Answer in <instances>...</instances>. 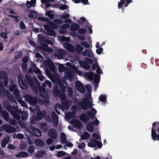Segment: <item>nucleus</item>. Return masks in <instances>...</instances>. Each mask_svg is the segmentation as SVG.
Wrapping results in <instances>:
<instances>
[{
	"mask_svg": "<svg viewBox=\"0 0 159 159\" xmlns=\"http://www.w3.org/2000/svg\"><path fill=\"white\" fill-rule=\"evenodd\" d=\"M67 67L63 65L60 64L59 66V71L60 72H64L65 77L66 79L72 80L75 76V74L81 75L82 71L79 70L75 66V63L71 62V63L67 62L65 64Z\"/></svg>",
	"mask_w": 159,
	"mask_h": 159,
	"instance_id": "obj_1",
	"label": "nucleus"
},
{
	"mask_svg": "<svg viewBox=\"0 0 159 159\" xmlns=\"http://www.w3.org/2000/svg\"><path fill=\"white\" fill-rule=\"evenodd\" d=\"M7 77L4 78V81L5 87H3L2 82L0 80V93H4L8 97L10 98V100L12 102H15L14 100H12V98H17L19 96L18 90L14 84H11V85L7 84Z\"/></svg>",
	"mask_w": 159,
	"mask_h": 159,
	"instance_id": "obj_2",
	"label": "nucleus"
},
{
	"mask_svg": "<svg viewBox=\"0 0 159 159\" xmlns=\"http://www.w3.org/2000/svg\"><path fill=\"white\" fill-rule=\"evenodd\" d=\"M44 65L45 67H46V72L48 77L54 83H57L63 91L64 92L66 88L67 87L66 83L64 81L59 82L58 78L56 77L55 78H54L53 77L50 71L48 69L47 67L50 69L52 72L54 73L55 72V70L54 66L52 61L50 60H48L44 61Z\"/></svg>",
	"mask_w": 159,
	"mask_h": 159,
	"instance_id": "obj_3",
	"label": "nucleus"
},
{
	"mask_svg": "<svg viewBox=\"0 0 159 159\" xmlns=\"http://www.w3.org/2000/svg\"><path fill=\"white\" fill-rule=\"evenodd\" d=\"M86 88L88 90V93L86 98L81 102H79L78 107L84 110H86L87 107L91 108L92 107V100L91 97V92L92 87L90 84H88L86 85Z\"/></svg>",
	"mask_w": 159,
	"mask_h": 159,
	"instance_id": "obj_4",
	"label": "nucleus"
},
{
	"mask_svg": "<svg viewBox=\"0 0 159 159\" xmlns=\"http://www.w3.org/2000/svg\"><path fill=\"white\" fill-rule=\"evenodd\" d=\"M97 113V111L94 108H92L91 111L88 112L86 114H82L80 117V119L84 122H86L89 119L93 120L94 119L93 124L95 125H99V120L95 117Z\"/></svg>",
	"mask_w": 159,
	"mask_h": 159,
	"instance_id": "obj_5",
	"label": "nucleus"
},
{
	"mask_svg": "<svg viewBox=\"0 0 159 159\" xmlns=\"http://www.w3.org/2000/svg\"><path fill=\"white\" fill-rule=\"evenodd\" d=\"M58 94L59 95V97L62 100L63 106L61 104H57L56 105L55 108L57 113L58 114H60V112L57 110L58 109H61L62 111H64L65 109H67L70 106L71 103V102L70 100L67 101L65 99V95L62 92H59Z\"/></svg>",
	"mask_w": 159,
	"mask_h": 159,
	"instance_id": "obj_6",
	"label": "nucleus"
},
{
	"mask_svg": "<svg viewBox=\"0 0 159 159\" xmlns=\"http://www.w3.org/2000/svg\"><path fill=\"white\" fill-rule=\"evenodd\" d=\"M152 139L154 141H159V123L154 122L152 124L151 129Z\"/></svg>",
	"mask_w": 159,
	"mask_h": 159,
	"instance_id": "obj_7",
	"label": "nucleus"
},
{
	"mask_svg": "<svg viewBox=\"0 0 159 159\" xmlns=\"http://www.w3.org/2000/svg\"><path fill=\"white\" fill-rule=\"evenodd\" d=\"M27 80H28L29 84L30 85L31 87H32L33 88H34V85H33V84H35L36 85H37V86H38V87L39 88V89L41 92L42 91L43 92H44V88L46 86L45 84H46L47 85H48L49 87H50L51 85L52 84L49 81H46L45 82L44 84H43V87L42 88H41L39 87L40 84L39 83L38 80L35 77H34L33 78V80H34V82L33 81H30L29 80H28V79H27Z\"/></svg>",
	"mask_w": 159,
	"mask_h": 159,
	"instance_id": "obj_8",
	"label": "nucleus"
},
{
	"mask_svg": "<svg viewBox=\"0 0 159 159\" xmlns=\"http://www.w3.org/2000/svg\"><path fill=\"white\" fill-rule=\"evenodd\" d=\"M86 75L90 80H94V86L96 89L98 87V84L100 81V76L96 74H94L92 72L87 73Z\"/></svg>",
	"mask_w": 159,
	"mask_h": 159,
	"instance_id": "obj_9",
	"label": "nucleus"
},
{
	"mask_svg": "<svg viewBox=\"0 0 159 159\" xmlns=\"http://www.w3.org/2000/svg\"><path fill=\"white\" fill-rule=\"evenodd\" d=\"M45 29L48 31V34L50 35L54 36L55 34L54 31L52 29H56L57 25L52 22H50L48 25H45Z\"/></svg>",
	"mask_w": 159,
	"mask_h": 159,
	"instance_id": "obj_10",
	"label": "nucleus"
},
{
	"mask_svg": "<svg viewBox=\"0 0 159 159\" xmlns=\"http://www.w3.org/2000/svg\"><path fill=\"white\" fill-rule=\"evenodd\" d=\"M79 63L80 66L85 69L88 70L90 68V66L88 64H91L93 63V61L89 58H86L85 59L84 61H79Z\"/></svg>",
	"mask_w": 159,
	"mask_h": 159,
	"instance_id": "obj_11",
	"label": "nucleus"
},
{
	"mask_svg": "<svg viewBox=\"0 0 159 159\" xmlns=\"http://www.w3.org/2000/svg\"><path fill=\"white\" fill-rule=\"evenodd\" d=\"M6 108L8 111H10L15 118L18 119L20 118V116L19 114H20V112L16 106L14 108H12L9 106L8 107H6Z\"/></svg>",
	"mask_w": 159,
	"mask_h": 159,
	"instance_id": "obj_12",
	"label": "nucleus"
},
{
	"mask_svg": "<svg viewBox=\"0 0 159 159\" xmlns=\"http://www.w3.org/2000/svg\"><path fill=\"white\" fill-rule=\"evenodd\" d=\"M88 146L91 148H95L97 146L101 148L102 147V144L101 142L94 139H92L87 144Z\"/></svg>",
	"mask_w": 159,
	"mask_h": 159,
	"instance_id": "obj_13",
	"label": "nucleus"
},
{
	"mask_svg": "<svg viewBox=\"0 0 159 159\" xmlns=\"http://www.w3.org/2000/svg\"><path fill=\"white\" fill-rule=\"evenodd\" d=\"M36 74H38V78L41 81H43V77L40 74V72L39 69L37 68L35 66V65L34 64L32 67L29 69V71L30 73H31L33 72V70Z\"/></svg>",
	"mask_w": 159,
	"mask_h": 159,
	"instance_id": "obj_14",
	"label": "nucleus"
},
{
	"mask_svg": "<svg viewBox=\"0 0 159 159\" xmlns=\"http://www.w3.org/2000/svg\"><path fill=\"white\" fill-rule=\"evenodd\" d=\"M61 142L63 143H67L66 135L63 133H61ZM73 146V144L71 143H67L65 145L64 148L65 149H67L68 147H71Z\"/></svg>",
	"mask_w": 159,
	"mask_h": 159,
	"instance_id": "obj_15",
	"label": "nucleus"
},
{
	"mask_svg": "<svg viewBox=\"0 0 159 159\" xmlns=\"http://www.w3.org/2000/svg\"><path fill=\"white\" fill-rule=\"evenodd\" d=\"M80 28V26L77 24L75 23H72L71 25L70 29L71 30L70 32V34L74 36H76L77 34L75 31H76Z\"/></svg>",
	"mask_w": 159,
	"mask_h": 159,
	"instance_id": "obj_16",
	"label": "nucleus"
},
{
	"mask_svg": "<svg viewBox=\"0 0 159 159\" xmlns=\"http://www.w3.org/2000/svg\"><path fill=\"white\" fill-rule=\"evenodd\" d=\"M76 109V107L75 106H74L72 107V110L74 112H67L66 113L65 116V118L68 121L71 117H74L75 114V111Z\"/></svg>",
	"mask_w": 159,
	"mask_h": 159,
	"instance_id": "obj_17",
	"label": "nucleus"
},
{
	"mask_svg": "<svg viewBox=\"0 0 159 159\" xmlns=\"http://www.w3.org/2000/svg\"><path fill=\"white\" fill-rule=\"evenodd\" d=\"M132 2V0H120L118 3V8H121L123 7H127Z\"/></svg>",
	"mask_w": 159,
	"mask_h": 159,
	"instance_id": "obj_18",
	"label": "nucleus"
},
{
	"mask_svg": "<svg viewBox=\"0 0 159 159\" xmlns=\"http://www.w3.org/2000/svg\"><path fill=\"white\" fill-rule=\"evenodd\" d=\"M45 115L46 116V113L44 111L43 112V113H42L40 111H38L35 119H34L33 118H31L30 121V123L33 124L34 123H35L34 120H40L42 116Z\"/></svg>",
	"mask_w": 159,
	"mask_h": 159,
	"instance_id": "obj_19",
	"label": "nucleus"
},
{
	"mask_svg": "<svg viewBox=\"0 0 159 159\" xmlns=\"http://www.w3.org/2000/svg\"><path fill=\"white\" fill-rule=\"evenodd\" d=\"M70 123L72 124L74 127L77 129L81 128L82 125V123L79 120L74 119L70 122Z\"/></svg>",
	"mask_w": 159,
	"mask_h": 159,
	"instance_id": "obj_20",
	"label": "nucleus"
},
{
	"mask_svg": "<svg viewBox=\"0 0 159 159\" xmlns=\"http://www.w3.org/2000/svg\"><path fill=\"white\" fill-rule=\"evenodd\" d=\"M70 17V15L68 13L61 14L60 16V17L61 19H66L65 20V22L67 23H70L72 22L71 20L68 19Z\"/></svg>",
	"mask_w": 159,
	"mask_h": 159,
	"instance_id": "obj_21",
	"label": "nucleus"
},
{
	"mask_svg": "<svg viewBox=\"0 0 159 159\" xmlns=\"http://www.w3.org/2000/svg\"><path fill=\"white\" fill-rule=\"evenodd\" d=\"M25 97L29 102L32 105H34L37 102V100L35 98L32 97L29 95L26 94Z\"/></svg>",
	"mask_w": 159,
	"mask_h": 159,
	"instance_id": "obj_22",
	"label": "nucleus"
},
{
	"mask_svg": "<svg viewBox=\"0 0 159 159\" xmlns=\"http://www.w3.org/2000/svg\"><path fill=\"white\" fill-rule=\"evenodd\" d=\"M75 87L80 93H83L85 90L84 86L79 81H77L75 83Z\"/></svg>",
	"mask_w": 159,
	"mask_h": 159,
	"instance_id": "obj_23",
	"label": "nucleus"
},
{
	"mask_svg": "<svg viewBox=\"0 0 159 159\" xmlns=\"http://www.w3.org/2000/svg\"><path fill=\"white\" fill-rule=\"evenodd\" d=\"M65 53L64 50L61 49H58L56 50V53L54 55L58 59H61L63 58V56Z\"/></svg>",
	"mask_w": 159,
	"mask_h": 159,
	"instance_id": "obj_24",
	"label": "nucleus"
},
{
	"mask_svg": "<svg viewBox=\"0 0 159 159\" xmlns=\"http://www.w3.org/2000/svg\"><path fill=\"white\" fill-rule=\"evenodd\" d=\"M22 76L19 75L18 76V82L21 87L23 89H26L27 88V84H25L23 80Z\"/></svg>",
	"mask_w": 159,
	"mask_h": 159,
	"instance_id": "obj_25",
	"label": "nucleus"
},
{
	"mask_svg": "<svg viewBox=\"0 0 159 159\" xmlns=\"http://www.w3.org/2000/svg\"><path fill=\"white\" fill-rule=\"evenodd\" d=\"M83 56L92 57L93 56V54L92 50L91 49H86L82 52Z\"/></svg>",
	"mask_w": 159,
	"mask_h": 159,
	"instance_id": "obj_26",
	"label": "nucleus"
},
{
	"mask_svg": "<svg viewBox=\"0 0 159 159\" xmlns=\"http://www.w3.org/2000/svg\"><path fill=\"white\" fill-rule=\"evenodd\" d=\"M2 128L3 129L6 130L7 132H13L15 131V129L12 126L9 125H3Z\"/></svg>",
	"mask_w": 159,
	"mask_h": 159,
	"instance_id": "obj_27",
	"label": "nucleus"
},
{
	"mask_svg": "<svg viewBox=\"0 0 159 159\" xmlns=\"http://www.w3.org/2000/svg\"><path fill=\"white\" fill-rule=\"evenodd\" d=\"M70 27V25L68 24H64L60 27L59 31L60 33L61 34L65 33L66 32V29L69 28Z\"/></svg>",
	"mask_w": 159,
	"mask_h": 159,
	"instance_id": "obj_28",
	"label": "nucleus"
},
{
	"mask_svg": "<svg viewBox=\"0 0 159 159\" xmlns=\"http://www.w3.org/2000/svg\"><path fill=\"white\" fill-rule=\"evenodd\" d=\"M48 135L53 139L56 138L57 134L56 130L54 129H50L48 132Z\"/></svg>",
	"mask_w": 159,
	"mask_h": 159,
	"instance_id": "obj_29",
	"label": "nucleus"
},
{
	"mask_svg": "<svg viewBox=\"0 0 159 159\" xmlns=\"http://www.w3.org/2000/svg\"><path fill=\"white\" fill-rule=\"evenodd\" d=\"M64 46L66 49L70 52H73L75 51L74 47L71 44L67 43H64Z\"/></svg>",
	"mask_w": 159,
	"mask_h": 159,
	"instance_id": "obj_30",
	"label": "nucleus"
},
{
	"mask_svg": "<svg viewBox=\"0 0 159 159\" xmlns=\"http://www.w3.org/2000/svg\"><path fill=\"white\" fill-rule=\"evenodd\" d=\"M94 128L93 124L92 122H89L87 125V129L89 132L94 131Z\"/></svg>",
	"mask_w": 159,
	"mask_h": 159,
	"instance_id": "obj_31",
	"label": "nucleus"
},
{
	"mask_svg": "<svg viewBox=\"0 0 159 159\" xmlns=\"http://www.w3.org/2000/svg\"><path fill=\"white\" fill-rule=\"evenodd\" d=\"M92 68L94 70H96V72L99 75L101 74L102 73V71L101 70L97 64H94Z\"/></svg>",
	"mask_w": 159,
	"mask_h": 159,
	"instance_id": "obj_32",
	"label": "nucleus"
},
{
	"mask_svg": "<svg viewBox=\"0 0 159 159\" xmlns=\"http://www.w3.org/2000/svg\"><path fill=\"white\" fill-rule=\"evenodd\" d=\"M31 128L33 131L32 132L36 136L39 137L41 136V132L40 130L33 127H32Z\"/></svg>",
	"mask_w": 159,
	"mask_h": 159,
	"instance_id": "obj_33",
	"label": "nucleus"
},
{
	"mask_svg": "<svg viewBox=\"0 0 159 159\" xmlns=\"http://www.w3.org/2000/svg\"><path fill=\"white\" fill-rule=\"evenodd\" d=\"M36 2V0H31V1H27L26 3V6L27 7L30 8L34 5Z\"/></svg>",
	"mask_w": 159,
	"mask_h": 159,
	"instance_id": "obj_34",
	"label": "nucleus"
},
{
	"mask_svg": "<svg viewBox=\"0 0 159 159\" xmlns=\"http://www.w3.org/2000/svg\"><path fill=\"white\" fill-rule=\"evenodd\" d=\"M28 60V58L27 57H24L22 59L23 63H22V68L23 69L25 70L27 68V65L26 63Z\"/></svg>",
	"mask_w": 159,
	"mask_h": 159,
	"instance_id": "obj_35",
	"label": "nucleus"
},
{
	"mask_svg": "<svg viewBox=\"0 0 159 159\" xmlns=\"http://www.w3.org/2000/svg\"><path fill=\"white\" fill-rule=\"evenodd\" d=\"M52 120L55 124H57L58 122V117L57 116L56 113L54 112H52Z\"/></svg>",
	"mask_w": 159,
	"mask_h": 159,
	"instance_id": "obj_36",
	"label": "nucleus"
},
{
	"mask_svg": "<svg viewBox=\"0 0 159 159\" xmlns=\"http://www.w3.org/2000/svg\"><path fill=\"white\" fill-rule=\"evenodd\" d=\"M9 140V136H6L4 138V140L2 142L1 145L2 147H4L6 144L8 143Z\"/></svg>",
	"mask_w": 159,
	"mask_h": 159,
	"instance_id": "obj_37",
	"label": "nucleus"
},
{
	"mask_svg": "<svg viewBox=\"0 0 159 159\" xmlns=\"http://www.w3.org/2000/svg\"><path fill=\"white\" fill-rule=\"evenodd\" d=\"M54 12L52 11H46L45 12V15L47 16L51 19H53L54 17Z\"/></svg>",
	"mask_w": 159,
	"mask_h": 159,
	"instance_id": "obj_38",
	"label": "nucleus"
},
{
	"mask_svg": "<svg viewBox=\"0 0 159 159\" xmlns=\"http://www.w3.org/2000/svg\"><path fill=\"white\" fill-rule=\"evenodd\" d=\"M54 6L56 8H58L62 10H64L68 8V6L66 5H60L58 4L57 5H55Z\"/></svg>",
	"mask_w": 159,
	"mask_h": 159,
	"instance_id": "obj_39",
	"label": "nucleus"
},
{
	"mask_svg": "<svg viewBox=\"0 0 159 159\" xmlns=\"http://www.w3.org/2000/svg\"><path fill=\"white\" fill-rule=\"evenodd\" d=\"M83 50V48L80 44H77L75 47V50L78 53H80Z\"/></svg>",
	"mask_w": 159,
	"mask_h": 159,
	"instance_id": "obj_40",
	"label": "nucleus"
},
{
	"mask_svg": "<svg viewBox=\"0 0 159 159\" xmlns=\"http://www.w3.org/2000/svg\"><path fill=\"white\" fill-rule=\"evenodd\" d=\"M89 134L87 132H85L81 136V139L83 140H86L89 138Z\"/></svg>",
	"mask_w": 159,
	"mask_h": 159,
	"instance_id": "obj_41",
	"label": "nucleus"
},
{
	"mask_svg": "<svg viewBox=\"0 0 159 159\" xmlns=\"http://www.w3.org/2000/svg\"><path fill=\"white\" fill-rule=\"evenodd\" d=\"M98 99L101 102L105 103L106 102L107 96L104 94L101 95Z\"/></svg>",
	"mask_w": 159,
	"mask_h": 159,
	"instance_id": "obj_42",
	"label": "nucleus"
},
{
	"mask_svg": "<svg viewBox=\"0 0 159 159\" xmlns=\"http://www.w3.org/2000/svg\"><path fill=\"white\" fill-rule=\"evenodd\" d=\"M28 154L25 152H21L18 154L16 155V157H24L27 156Z\"/></svg>",
	"mask_w": 159,
	"mask_h": 159,
	"instance_id": "obj_43",
	"label": "nucleus"
},
{
	"mask_svg": "<svg viewBox=\"0 0 159 159\" xmlns=\"http://www.w3.org/2000/svg\"><path fill=\"white\" fill-rule=\"evenodd\" d=\"M42 3L45 4V6L46 8L50 7L51 6V4L48 2V0H41Z\"/></svg>",
	"mask_w": 159,
	"mask_h": 159,
	"instance_id": "obj_44",
	"label": "nucleus"
},
{
	"mask_svg": "<svg viewBox=\"0 0 159 159\" xmlns=\"http://www.w3.org/2000/svg\"><path fill=\"white\" fill-rule=\"evenodd\" d=\"M59 40L60 41H66L67 42L70 40V39L69 38H66L63 36H59L58 38Z\"/></svg>",
	"mask_w": 159,
	"mask_h": 159,
	"instance_id": "obj_45",
	"label": "nucleus"
},
{
	"mask_svg": "<svg viewBox=\"0 0 159 159\" xmlns=\"http://www.w3.org/2000/svg\"><path fill=\"white\" fill-rule=\"evenodd\" d=\"M2 114L6 120H8V115L7 112L4 111H3L2 112Z\"/></svg>",
	"mask_w": 159,
	"mask_h": 159,
	"instance_id": "obj_46",
	"label": "nucleus"
},
{
	"mask_svg": "<svg viewBox=\"0 0 159 159\" xmlns=\"http://www.w3.org/2000/svg\"><path fill=\"white\" fill-rule=\"evenodd\" d=\"M77 22L80 24H81L82 22L87 23V21L84 17H81L79 20H77Z\"/></svg>",
	"mask_w": 159,
	"mask_h": 159,
	"instance_id": "obj_47",
	"label": "nucleus"
},
{
	"mask_svg": "<svg viewBox=\"0 0 159 159\" xmlns=\"http://www.w3.org/2000/svg\"><path fill=\"white\" fill-rule=\"evenodd\" d=\"M80 44L86 48H89L90 47H92V45H90L87 42L85 41H81Z\"/></svg>",
	"mask_w": 159,
	"mask_h": 159,
	"instance_id": "obj_48",
	"label": "nucleus"
},
{
	"mask_svg": "<svg viewBox=\"0 0 159 159\" xmlns=\"http://www.w3.org/2000/svg\"><path fill=\"white\" fill-rule=\"evenodd\" d=\"M13 137L14 139L17 138L19 139H21L23 138L24 136L21 134H15L13 135Z\"/></svg>",
	"mask_w": 159,
	"mask_h": 159,
	"instance_id": "obj_49",
	"label": "nucleus"
},
{
	"mask_svg": "<svg viewBox=\"0 0 159 159\" xmlns=\"http://www.w3.org/2000/svg\"><path fill=\"white\" fill-rule=\"evenodd\" d=\"M35 143L36 145L41 146H43L44 144L43 142L39 139H36L35 141Z\"/></svg>",
	"mask_w": 159,
	"mask_h": 159,
	"instance_id": "obj_50",
	"label": "nucleus"
},
{
	"mask_svg": "<svg viewBox=\"0 0 159 159\" xmlns=\"http://www.w3.org/2000/svg\"><path fill=\"white\" fill-rule=\"evenodd\" d=\"M42 49L48 52H51L52 50V49L49 48L48 46L45 44H43Z\"/></svg>",
	"mask_w": 159,
	"mask_h": 159,
	"instance_id": "obj_51",
	"label": "nucleus"
},
{
	"mask_svg": "<svg viewBox=\"0 0 159 159\" xmlns=\"http://www.w3.org/2000/svg\"><path fill=\"white\" fill-rule=\"evenodd\" d=\"M92 137L93 138L96 140H101L100 135L97 133H94L92 134Z\"/></svg>",
	"mask_w": 159,
	"mask_h": 159,
	"instance_id": "obj_52",
	"label": "nucleus"
},
{
	"mask_svg": "<svg viewBox=\"0 0 159 159\" xmlns=\"http://www.w3.org/2000/svg\"><path fill=\"white\" fill-rule=\"evenodd\" d=\"M44 154V152L43 151H41L39 152L36 155V156L38 158H40L43 157V155Z\"/></svg>",
	"mask_w": 159,
	"mask_h": 159,
	"instance_id": "obj_53",
	"label": "nucleus"
},
{
	"mask_svg": "<svg viewBox=\"0 0 159 159\" xmlns=\"http://www.w3.org/2000/svg\"><path fill=\"white\" fill-rule=\"evenodd\" d=\"M54 21L58 25L62 24L63 23V21L62 20L59 19H55L54 20Z\"/></svg>",
	"mask_w": 159,
	"mask_h": 159,
	"instance_id": "obj_54",
	"label": "nucleus"
},
{
	"mask_svg": "<svg viewBox=\"0 0 159 159\" xmlns=\"http://www.w3.org/2000/svg\"><path fill=\"white\" fill-rule=\"evenodd\" d=\"M36 12L35 11H30L29 16L30 18H33Z\"/></svg>",
	"mask_w": 159,
	"mask_h": 159,
	"instance_id": "obj_55",
	"label": "nucleus"
},
{
	"mask_svg": "<svg viewBox=\"0 0 159 159\" xmlns=\"http://www.w3.org/2000/svg\"><path fill=\"white\" fill-rule=\"evenodd\" d=\"M66 153L63 151H60L57 153V156L58 157H61L65 155Z\"/></svg>",
	"mask_w": 159,
	"mask_h": 159,
	"instance_id": "obj_56",
	"label": "nucleus"
},
{
	"mask_svg": "<svg viewBox=\"0 0 159 159\" xmlns=\"http://www.w3.org/2000/svg\"><path fill=\"white\" fill-rule=\"evenodd\" d=\"M41 128L44 132H46L47 130V127L45 124L42 125Z\"/></svg>",
	"mask_w": 159,
	"mask_h": 159,
	"instance_id": "obj_57",
	"label": "nucleus"
},
{
	"mask_svg": "<svg viewBox=\"0 0 159 159\" xmlns=\"http://www.w3.org/2000/svg\"><path fill=\"white\" fill-rule=\"evenodd\" d=\"M97 49L96 50V52L97 54H101L102 53V52L103 51V49L101 47H100L99 48H97Z\"/></svg>",
	"mask_w": 159,
	"mask_h": 159,
	"instance_id": "obj_58",
	"label": "nucleus"
},
{
	"mask_svg": "<svg viewBox=\"0 0 159 159\" xmlns=\"http://www.w3.org/2000/svg\"><path fill=\"white\" fill-rule=\"evenodd\" d=\"M28 116V114L26 112H25L24 113H23L22 115V118L23 120H26Z\"/></svg>",
	"mask_w": 159,
	"mask_h": 159,
	"instance_id": "obj_59",
	"label": "nucleus"
},
{
	"mask_svg": "<svg viewBox=\"0 0 159 159\" xmlns=\"http://www.w3.org/2000/svg\"><path fill=\"white\" fill-rule=\"evenodd\" d=\"M86 31V30L84 29H80L78 31L79 33L80 34H84Z\"/></svg>",
	"mask_w": 159,
	"mask_h": 159,
	"instance_id": "obj_60",
	"label": "nucleus"
},
{
	"mask_svg": "<svg viewBox=\"0 0 159 159\" xmlns=\"http://www.w3.org/2000/svg\"><path fill=\"white\" fill-rule=\"evenodd\" d=\"M86 145L85 143H82L79 144L78 148L81 149H82L85 147Z\"/></svg>",
	"mask_w": 159,
	"mask_h": 159,
	"instance_id": "obj_61",
	"label": "nucleus"
},
{
	"mask_svg": "<svg viewBox=\"0 0 159 159\" xmlns=\"http://www.w3.org/2000/svg\"><path fill=\"white\" fill-rule=\"evenodd\" d=\"M34 151V148L33 146H30L29 147L28 149V152L30 153H32Z\"/></svg>",
	"mask_w": 159,
	"mask_h": 159,
	"instance_id": "obj_62",
	"label": "nucleus"
},
{
	"mask_svg": "<svg viewBox=\"0 0 159 159\" xmlns=\"http://www.w3.org/2000/svg\"><path fill=\"white\" fill-rule=\"evenodd\" d=\"M92 26L91 25H89L88 26V29L89 33L91 34L93 33V31L92 29Z\"/></svg>",
	"mask_w": 159,
	"mask_h": 159,
	"instance_id": "obj_63",
	"label": "nucleus"
},
{
	"mask_svg": "<svg viewBox=\"0 0 159 159\" xmlns=\"http://www.w3.org/2000/svg\"><path fill=\"white\" fill-rule=\"evenodd\" d=\"M81 2L82 3L85 5L89 4L88 0H81Z\"/></svg>",
	"mask_w": 159,
	"mask_h": 159,
	"instance_id": "obj_64",
	"label": "nucleus"
}]
</instances>
